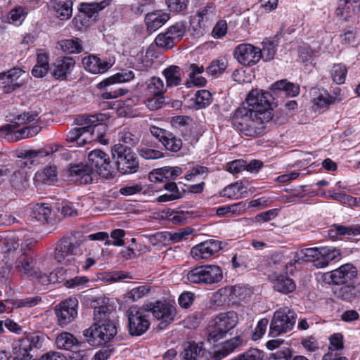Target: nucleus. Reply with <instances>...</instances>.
I'll return each instance as SVG.
<instances>
[{
  "label": "nucleus",
  "instance_id": "obj_51",
  "mask_svg": "<svg viewBox=\"0 0 360 360\" xmlns=\"http://www.w3.org/2000/svg\"><path fill=\"white\" fill-rule=\"evenodd\" d=\"M262 56L265 60H270L274 58L276 53V46L274 42L266 39L262 42Z\"/></svg>",
  "mask_w": 360,
  "mask_h": 360
},
{
  "label": "nucleus",
  "instance_id": "obj_60",
  "mask_svg": "<svg viewBox=\"0 0 360 360\" xmlns=\"http://www.w3.org/2000/svg\"><path fill=\"white\" fill-rule=\"evenodd\" d=\"M164 103L162 96H152L145 101L146 107L151 110H156L162 106Z\"/></svg>",
  "mask_w": 360,
  "mask_h": 360
},
{
  "label": "nucleus",
  "instance_id": "obj_14",
  "mask_svg": "<svg viewBox=\"0 0 360 360\" xmlns=\"http://www.w3.org/2000/svg\"><path fill=\"white\" fill-rule=\"evenodd\" d=\"M77 307L75 298L67 299L57 305L55 311L58 325L65 327L73 321L77 316Z\"/></svg>",
  "mask_w": 360,
  "mask_h": 360
},
{
  "label": "nucleus",
  "instance_id": "obj_4",
  "mask_svg": "<svg viewBox=\"0 0 360 360\" xmlns=\"http://www.w3.org/2000/svg\"><path fill=\"white\" fill-rule=\"evenodd\" d=\"M238 322L236 312L230 311L220 313L212 319L206 328L207 341L215 342L224 338Z\"/></svg>",
  "mask_w": 360,
  "mask_h": 360
},
{
  "label": "nucleus",
  "instance_id": "obj_28",
  "mask_svg": "<svg viewBox=\"0 0 360 360\" xmlns=\"http://www.w3.org/2000/svg\"><path fill=\"white\" fill-rule=\"evenodd\" d=\"M44 338V336L42 335H32L22 340L19 345L20 350L23 351L22 358H27L30 356L28 347L30 349L42 347Z\"/></svg>",
  "mask_w": 360,
  "mask_h": 360
},
{
  "label": "nucleus",
  "instance_id": "obj_20",
  "mask_svg": "<svg viewBox=\"0 0 360 360\" xmlns=\"http://www.w3.org/2000/svg\"><path fill=\"white\" fill-rule=\"evenodd\" d=\"M75 61L72 57H59L53 63L52 75L57 79H66L68 74L74 68Z\"/></svg>",
  "mask_w": 360,
  "mask_h": 360
},
{
  "label": "nucleus",
  "instance_id": "obj_53",
  "mask_svg": "<svg viewBox=\"0 0 360 360\" xmlns=\"http://www.w3.org/2000/svg\"><path fill=\"white\" fill-rule=\"evenodd\" d=\"M119 139H120V141H122L123 143H124L126 144H128L130 146H134L139 141V139L138 136L132 134L129 130H125V129L123 130L122 131L120 132Z\"/></svg>",
  "mask_w": 360,
  "mask_h": 360
},
{
  "label": "nucleus",
  "instance_id": "obj_62",
  "mask_svg": "<svg viewBox=\"0 0 360 360\" xmlns=\"http://www.w3.org/2000/svg\"><path fill=\"white\" fill-rule=\"evenodd\" d=\"M227 32V23L226 20H221L217 22L212 30V36L214 38H221Z\"/></svg>",
  "mask_w": 360,
  "mask_h": 360
},
{
  "label": "nucleus",
  "instance_id": "obj_13",
  "mask_svg": "<svg viewBox=\"0 0 360 360\" xmlns=\"http://www.w3.org/2000/svg\"><path fill=\"white\" fill-rule=\"evenodd\" d=\"M356 275V267L351 264H345L335 270L324 273L322 280L329 285H342L349 283Z\"/></svg>",
  "mask_w": 360,
  "mask_h": 360
},
{
  "label": "nucleus",
  "instance_id": "obj_37",
  "mask_svg": "<svg viewBox=\"0 0 360 360\" xmlns=\"http://www.w3.org/2000/svg\"><path fill=\"white\" fill-rule=\"evenodd\" d=\"M167 87L176 86L181 82V70L179 66L171 65L163 71Z\"/></svg>",
  "mask_w": 360,
  "mask_h": 360
},
{
  "label": "nucleus",
  "instance_id": "obj_36",
  "mask_svg": "<svg viewBox=\"0 0 360 360\" xmlns=\"http://www.w3.org/2000/svg\"><path fill=\"white\" fill-rule=\"evenodd\" d=\"M243 344V340L240 336L234 337L229 340L225 341L221 349L215 354L216 359H219L233 352L237 347Z\"/></svg>",
  "mask_w": 360,
  "mask_h": 360
},
{
  "label": "nucleus",
  "instance_id": "obj_41",
  "mask_svg": "<svg viewBox=\"0 0 360 360\" xmlns=\"http://www.w3.org/2000/svg\"><path fill=\"white\" fill-rule=\"evenodd\" d=\"M203 266H198L188 271L186 276L183 277L185 283L194 284H204V271Z\"/></svg>",
  "mask_w": 360,
  "mask_h": 360
},
{
  "label": "nucleus",
  "instance_id": "obj_57",
  "mask_svg": "<svg viewBox=\"0 0 360 360\" xmlns=\"http://www.w3.org/2000/svg\"><path fill=\"white\" fill-rule=\"evenodd\" d=\"M189 0H166V4L171 11L181 12L187 8Z\"/></svg>",
  "mask_w": 360,
  "mask_h": 360
},
{
  "label": "nucleus",
  "instance_id": "obj_22",
  "mask_svg": "<svg viewBox=\"0 0 360 360\" xmlns=\"http://www.w3.org/2000/svg\"><path fill=\"white\" fill-rule=\"evenodd\" d=\"M356 6H360V0H339L335 16L340 20L349 21L353 16Z\"/></svg>",
  "mask_w": 360,
  "mask_h": 360
},
{
  "label": "nucleus",
  "instance_id": "obj_45",
  "mask_svg": "<svg viewBox=\"0 0 360 360\" xmlns=\"http://www.w3.org/2000/svg\"><path fill=\"white\" fill-rule=\"evenodd\" d=\"M54 11L57 17L61 20H67L72 15V2L58 1L55 4Z\"/></svg>",
  "mask_w": 360,
  "mask_h": 360
},
{
  "label": "nucleus",
  "instance_id": "obj_11",
  "mask_svg": "<svg viewBox=\"0 0 360 360\" xmlns=\"http://www.w3.org/2000/svg\"><path fill=\"white\" fill-rule=\"evenodd\" d=\"M103 115H81L75 118V122L79 125V127H75L70 130L66 136L67 141L73 143L77 141L80 146H84L88 141L87 138L81 139V137L89 132L91 129V124L95 122L103 120Z\"/></svg>",
  "mask_w": 360,
  "mask_h": 360
},
{
  "label": "nucleus",
  "instance_id": "obj_31",
  "mask_svg": "<svg viewBox=\"0 0 360 360\" xmlns=\"http://www.w3.org/2000/svg\"><path fill=\"white\" fill-rule=\"evenodd\" d=\"M134 77L133 71L129 70H122L121 72H118L105 79L101 81L97 84L98 89L105 88L111 84L116 83L129 82Z\"/></svg>",
  "mask_w": 360,
  "mask_h": 360
},
{
  "label": "nucleus",
  "instance_id": "obj_10",
  "mask_svg": "<svg viewBox=\"0 0 360 360\" xmlns=\"http://www.w3.org/2000/svg\"><path fill=\"white\" fill-rule=\"evenodd\" d=\"M146 310L133 306L128 309V329L131 335L139 336L145 333L150 327V321L146 315Z\"/></svg>",
  "mask_w": 360,
  "mask_h": 360
},
{
  "label": "nucleus",
  "instance_id": "obj_64",
  "mask_svg": "<svg viewBox=\"0 0 360 360\" xmlns=\"http://www.w3.org/2000/svg\"><path fill=\"white\" fill-rule=\"evenodd\" d=\"M245 161L243 160H236L226 165V169L230 173L235 174L245 169Z\"/></svg>",
  "mask_w": 360,
  "mask_h": 360
},
{
  "label": "nucleus",
  "instance_id": "obj_12",
  "mask_svg": "<svg viewBox=\"0 0 360 360\" xmlns=\"http://www.w3.org/2000/svg\"><path fill=\"white\" fill-rule=\"evenodd\" d=\"M271 95L259 89H252L245 98L248 108L255 112H271Z\"/></svg>",
  "mask_w": 360,
  "mask_h": 360
},
{
  "label": "nucleus",
  "instance_id": "obj_15",
  "mask_svg": "<svg viewBox=\"0 0 360 360\" xmlns=\"http://www.w3.org/2000/svg\"><path fill=\"white\" fill-rule=\"evenodd\" d=\"M234 57L244 65L251 66L259 62L262 58V51L250 44H241L234 50Z\"/></svg>",
  "mask_w": 360,
  "mask_h": 360
},
{
  "label": "nucleus",
  "instance_id": "obj_25",
  "mask_svg": "<svg viewBox=\"0 0 360 360\" xmlns=\"http://www.w3.org/2000/svg\"><path fill=\"white\" fill-rule=\"evenodd\" d=\"M15 153L17 158L25 160L22 165L27 167L34 165L38 158L45 157L49 154L41 150L32 149H18Z\"/></svg>",
  "mask_w": 360,
  "mask_h": 360
},
{
  "label": "nucleus",
  "instance_id": "obj_32",
  "mask_svg": "<svg viewBox=\"0 0 360 360\" xmlns=\"http://www.w3.org/2000/svg\"><path fill=\"white\" fill-rule=\"evenodd\" d=\"M109 5V1L83 2L79 4V11L89 18L96 16L98 13Z\"/></svg>",
  "mask_w": 360,
  "mask_h": 360
},
{
  "label": "nucleus",
  "instance_id": "obj_1",
  "mask_svg": "<svg viewBox=\"0 0 360 360\" xmlns=\"http://www.w3.org/2000/svg\"><path fill=\"white\" fill-rule=\"evenodd\" d=\"M88 158L89 165L80 164L69 168L68 172L71 180L81 184H91L93 181V170L105 179L115 176L116 169L108 154L101 150H94L89 154Z\"/></svg>",
  "mask_w": 360,
  "mask_h": 360
},
{
  "label": "nucleus",
  "instance_id": "obj_56",
  "mask_svg": "<svg viewBox=\"0 0 360 360\" xmlns=\"http://www.w3.org/2000/svg\"><path fill=\"white\" fill-rule=\"evenodd\" d=\"M25 15L26 13L25 12L24 8L18 7L10 11L8 19L11 20L12 23L15 25H18L25 20Z\"/></svg>",
  "mask_w": 360,
  "mask_h": 360
},
{
  "label": "nucleus",
  "instance_id": "obj_50",
  "mask_svg": "<svg viewBox=\"0 0 360 360\" xmlns=\"http://www.w3.org/2000/svg\"><path fill=\"white\" fill-rule=\"evenodd\" d=\"M155 41L158 46L165 49H171L175 44L174 37H171L167 32L159 34L156 37Z\"/></svg>",
  "mask_w": 360,
  "mask_h": 360
},
{
  "label": "nucleus",
  "instance_id": "obj_52",
  "mask_svg": "<svg viewBox=\"0 0 360 360\" xmlns=\"http://www.w3.org/2000/svg\"><path fill=\"white\" fill-rule=\"evenodd\" d=\"M185 31V24L183 22H177L174 25L171 26L167 32L171 37H174V39L176 41L184 36Z\"/></svg>",
  "mask_w": 360,
  "mask_h": 360
},
{
  "label": "nucleus",
  "instance_id": "obj_55",
  "mask_svg": "<svg viewBox=\"0 0 360 360\" xmlns=\"http://www.w3.org/2000/svg\"><path fill=\"white\" fill-rule=\"evenodd\" d=\"M226 63L224 60H214L207 68L208 74L211 75H217L221 74L226 68Z\"/></svg>",
  "mask_w": 360,
  "mask_h": 360
},
{
  "label": "nucleus",
  "instance_id": "obj_38",
  "mask_svg": "<svg viewBox=\"0 0 360 360\" xmlns=\"http://www.w3.org/2000/svg\"><path fill=\"white\" fill-rule=\"evenodd\" d=\"M57 174L56 166H46L36 174V178L42 183L51 184L57 181Z\"/></svg>",
  "mask_w": 360,
  "mask_h": 360
},
{
  "label": "nucleus",
  "instance_id": "obj_44",
  "mask_svg": "<svg viewBox=\"0 0 360 360\" xmlns=\"http://www.w3.org/2000/svg\"><path fill=\"white\" fill-rule=\"evenodd\" d=\"M194 104L196 109L205 108L212 101L211 93L205 89L200 90L196 92L194 98Z\"/></svg>",
  "mask_w": 360,
  "mask_h": 360
},
{
  "label": "nucleus",
  "instance_id": "obj_42",
  "mask_svg": "<svg viewBox=\"0 0 360 360\" xmlns=\"http://www.w3.org/2000/svg\"><path fill=\"white\" fill-rule=\"evenodd\" d=\"M107 131V125L103 122H95L91 124L90 131L88 132L91 136L89 141L97 140L102 143H106L103 140V136Z\"/></svg>",
  "mask_w": 360,
  "mask_h": 360
},
{
  "label": "nucleus",
  "instance_id": "obj_49",
  "mask_svg": "<svg viewBox=\"0 0 360 360\" xmlns=\"http://www.w3.org/2000/svg\"><path fill=\"white\" fill-rule=\"evenodd\" d=\"M242 189H243L242 183L236 182L225 187L221 191L220 195L229 198H238V193Z\"/></svg>",
  "mask_w": 360,
  "mask_h": 360
},
{
  "label": "nucleus",
  "instance_id": "obj_47",
  "mask_svg": "<svg viewBox=\"0 0 360 360\" xmlns=\"http://www.w3.org/2000/svg\"><path fill=\"white\" fill-rule=\"evenodd\" d=\"M347 68L342 64H335L331 70L330 74L333 80L338 84H343L345 81Z\"/></svg>",
  "mask_w": 360,
  "mask_h": 360
},
{
  "label": "nucleus",
  "instance_id": "obj_16",
  "mask_svg": "<svg viewBox=\"0 0 360 360\" xmlns=\"http://www.w3.org/2000/svg\"><path fill=\"white\" fill-rule=\"evenodd\" d=\"M16 267L32 279H37L42 285L49 284V278L45 274H42L38 268L32 265V259L22 254L16 262Z\"/></svg>",
  "mask_w": 360,
  "mask_h": 360
},
{
  "label": "nucleus",
  "instance_id": "obj_46",
  "mask_svg": "<svg viewBox=\"0 0 360 360\" xmlns=\"http://www.w3.org/2000/svg\"><path fill=\"white\" fill-rule=\"evenodd\" d=\"M60 46L64 52L69 53H80L82 50V41L78 38L63 40Z\"/></svg>",
  "mask_w": 360,
  "mask_h": 360
},
{
  "label": "nucleus",
  "instance_id": "obj_39",
  "mask_svg": "<svg viewBox=\"0 0 360 360\" xmlns=\"http://www.w3.org/2000/svg\"><path fill=\"white\" fill-rule=\"evenodd\" d=\"M147 90L151 96H162L167 91L164 82L158 77H151L147 82Z\"/></svg>",
  "mask_w": 360,
  "mask_h": 360
},
{
  "label": "nucleus",
  "instance_id": "obj_21",
  "mask_svg": "<svg viewBox=\"0 0 360 360\" xmlns=\"http://www.w3.org/2000/svg\"><path fill=\"white\" fill-rule=\"evenodd\" d=\"M82 63L85 69L93 74L104 73L112 65L110 61L103 60L94 55L84 58Z\"/></svg>",
  "mask_w": 360,
  "mask_h": 360
},
{
  "label": "nucleus",
  "instance_id": "obj_30",
  "mask_svg": "<svg viewBox=\"0 0 360 360\" xmlns=\"http://www.w3.org/2000/svg\"><path fill=\"white\" fill-rule=\"evenodd\" d=\"M9 183L15 190L22 191L28 188L29 177L25 172L13 169L9 177Z\"/></svg>",
  "mask_w": 360,
  "mask_h": 360
},
{
  "label": "nucleus",
  "instance_id": "obj_6",
  "mask_svg": "<svg viewBox=\"0 0 360 360\" xmlns=\"http://www.w3.org/2000/svg\"><path fill=\"white\" fill-rule=\"evenodd\" d=\"M114 323H93L83 331V336L91 346L98 347L109 342L117 334Z\"/></svg>",
  "mask_w": 360,
  "mask_h": 360
},
{
  "label": "nucleus",
  "instance_id": "obj_18",
  "mask_svg": "<svg viewBox=\"0 0 360 360\" xmlns=\"http://www.w3.org/2000/svg\"><path fill=\"white\" fill-rule=\"evenodd\" d=\"M221 248V241L208 240L192 248L191 255L196 260L207 259Z\"/></svg>",
  "mask_w": 360,
  "mask_h": 360
},
{
  "label": "nucleus",
  "instance_id": "obj_61",
  "mask_svg": "<svg viewBox=\"0 0 360 360\" xmlns=\"http://www.w3.org/2000/svg\"><path fill=\"white\" fill-rule=\"evenodd\" d=\"M240 360H262V352L258 349H250L245 353L238 356Z\"/></svg>",
  "mask_w": 360,
  "mask_h": 360
},
{
  "label": "nucleus",
  "instance_id": "obj_54",
  "mask_svg": "<svg viewBox=\"0 0 360 360\" xmlns=\"http://www.w3.org/2000/svg\"><path fill=\"white\" fill-rule=\"evenodd\" d=\"M41 301V298L39 296L27 297L25 299L16 300L14 303V305L16 308H32L37 305Z\"/></svg>",
  "mask_w": 360,
  "mask_h": 360
},
{
  "label": "nucleus",
  "instance_id": "obj_3",
  "mask_svg": "<svg viewBox=\"0 0 360 360\" xmlns=\"http://www.w3.org/2000/svg\"><path fill=\"white\" fill-rule=\"evenodd\" d=\"M37 115V113L32 112H26L19 115L15 118V122L0 127V136L10 142H16L36 136L41 131V127L27 124L35 121Z\"/></svg>",
  "mask_w": 360,
  "mask_h": 360
},
{
  "label": "nucleus",
  "instance_id": "obj_27",
  "mask_svg": "<svg viewBox=\"0 0 360 360\" xmlns=\"http://www.w3.org/2000/svg\"><path fill=\"white\" fill-rule=\"evenodd\" d=\"M272 283L274 289L283 294L292 292L296 287L293 280L286 275L273 276Z\"/></svg>",
  "mask_w": 360,
  "mask_h": 360
},
{
  "label": "nucleus",
  "instance_id": "obj_58",
  "mask_svg": "<svg viewBox=\"0 0 360 360\" xmlns=\"http://www.w3.org/2000/svg\"><path fill=\"white\" fill-rule=\"evenodd\" d=\"M149 289L145 285H141L131 289L127 292V296L131 301L135 302L148 292Z\"/></svg>",
  "mask_w": 360,
  "mask_h": 360
},
{
  "label": "nucleus",
  "instance_id": "obj_23",
  "mask_svg": "<svg viewBox=\"0 0 360 360\" xmlns=\"http://www.w3.org/2000/svg\"><path fill=\"white\" fill-rule=\"evenodd\" d=\"M169 19V14L160 10L147 13L145 17V22L148 31L150 32L156 31L165 25Z\"/></svg>",
  "mask_w": 360,
  "mask_h": 360
},
{
  "label": "nucleus",
  "instance_id": "obj_2",
  "mask_svg": "<svg viewBox=\"0 0 360 360\" xmlns=\"http://www.w3.org/2000/svg\"><path fill=\"white\" fill-rule=\"evenodd\" d=\"M271 119V112H255L243 104L236 110L232 124L244 135L255 136L264 131V122Z\"/></svg>",
  "mask_w": 360,
  "mask_h": 360
},
{
  "label": "nucleus",
  "instance_id": "obj_26",
  "mask_svg": "<svg viewBox=\"0 0 360 360\" xmlns=\"http://www.w3.org/2000/svg\"><path fill=\"white\" fill-rule=\"evenodd\" d=\"M340 251L331 247H323L319 248V259L316 260V268H323L329 264L330 261L339 259L340 257Z\"/></svg>",
  "mask_w": 360,
  "mask_h": 360
},
{
  "label": "nucleus",
  "instance_id": "obj_59",
  "mask_svg": "<svg viewBox=\"0 0 360 360\" xmlns=\"http://www.w3.org/2000/svg\"><path fill=\"white\" fill-rule=\"evenodd\" d=\"M140 155L146 160L158 159L163 157V153L155 149L143 148L139 150Z\"/></svg>",
  "mask_w": 360,
  "mask_h": 360
},
{
  "label": "nucleus",
  "instance_id": "obj_8",
  "mask_svg": "<svg viewBox=\"0 0 360 360\" xmlns=\"http://www.w3.org/2000/svg\"><path fill=\"white\" fill-rule=\"evenodd\" d=\"M295 313L288 307L276 310L271 321L270 335L276 337L281 333L291 330L295 323Z\"/></svg>",
  "mask_w": 360,
  "mask_h": 360
},
{
  "label": "nucleus",
  "instance_id": "obj_40",
  "mask_svg": "<svg viewBox=\"0 0 360 360\" xmlns=\"http://www.w3.org/2000/svg\"><path fill=\"white\" fill-rule=\"evenodd\" d=\"M94 323H112L110 321V314L111 311L109 307L106 305H101L98 307L94 306Z\"/></svg>",
  "mask_w": 360,
  "mask_h": 360
},
{
  "label": "nucleus",
  "instance_id": "obj_17",
  "mask_svg": "<svg viewBox=\"0 0 360 360\" xmlns=\"http://www.w3.org/2000/svg\"><path fill=\"white\" fill-rule=\"evenodd\" d=\"M150 133L169 151L178 152L182 147V141L172 133L155 126L150 128Z\"/></svg>",
  "mask_w": 360,
  "mask_h": 360
},
{
  "label": "nucleus",
  "instance_id": "obj_24",
  "mask_svg": "<svg viewBox=\"0 0 360 360\" xmlns=\"http://www.w3.org/2000/svg\"><path fill=\"white\" fill-rule=\"evenodd\" d=\"M55 344L58 349L72 351L75 347H82L84 343L79 341L73 334L63 332L56 336Z\"/></svg>",
  "mask_w": 360,
  "mask_h": 360
},
{
  "label": "nucleus",
  "instance_id": "obj_35",
  "mask_svg": "<svg viewBox=\"0 0 360 360\" xmlns=\"http://www.w3.org/2000/svg\"><path fill=\"white\" fill-rule=\"evenodd\" d=\"M319 259V248H305L295 253V262H313L316 266V260Z\"/></svg>",
  "mask_w": 360,
  "mask_h": 360
},
{
  "label": "nucleus",
  "instance_id": "obj_29",
  "mask_svg": "<svg viewBox=\"0 0 360 360\" xmlns=\"http://www.w3.org/2000/svg\"><path fill=\"white\" fill-rule=\"evenodd\" d=\"M202 354V345L193 342H186L183 345V351L180 356L181 360H199Z\"/></svg>",
  "mask_w": 360,
  "mask_h": 360
},
{
  "label": "nucleus",
  "instance_id": "obj_5",
  "mask_svg": "<svg viewBox=\"0 0 360 360\" xmlns=\"http://www.w3.org/2000/svg\"><path fill=\"white\" fill-rule=\"evenodd\" d=\"M112 156L115 160L117 170L121 174H131L138 171L139 161L130 147L122 144H116L112 148Z\"/></svg>",
  "mask_w": 360,
  "mask_h": 360
},
{
  "label": "nucleus",
  "instance_id": "obj_63",
  "mask_svg": "<svg viewBox=\"0 0 360 360\" xmlns=\"http://www.w3.org/2000/svg\"><path fill=\"white\" fill-rule=\"evenodd\" d=\"M66 272L67 270L64 268H57L51 272L49 276H48V278H49V283L51 281L53 283H60L67 280L65 276Z\"/></svg>",
  "mask_w": 360,
  "mask_h": 360
},
{
  "label": "nucleus",
  "instance_id": "obj_34",
  "mask_svg": "<svg viewBox=\"0 0 360 360\" xmlns=\"http://www.w3.org/2000/svg\"><path fill=\"white\" fill-rule=\"evenodd\" d=\"M204 284H213L222 279L221 268L217 265H204Z\"/></svg>",
  "mask_w": 360,
  "mask_h": 360
},
{
  "label": "nucleus",
  "instance_id": "obj_33",
  "mask_svg": "<svg viewBox=\"0 0 360 360\" xmlns=\"http://www.w3.org/2000/svg\"><path fill=\"white\" fill-rule=\"evenodd\" d=\"M271 90L273 91H283L287 96L294 97L299 94L300 86L288 82L286 79H281L271 85Z\"/></svg>",
  "mask_w": 360,
  "mask_h": 360
},
{
  "label": "nucleus",
  "instance_id": "obj_9",
  "mask_svg": "<svg viewBox=\"0 0 360 360\" xmlns=\"http://www.w3.org/2000/svg\"><path fill=\"white\" fill-rule=\"evenodd\" d=\"M143 309L151 312L153 316L160 321L159 328L163 329L174 321L176 311V308L171 303L166 301H158L143 304Z\"/></svg>",
  "mask_w": 360,
  "mask_h": 360
},
{
  "label": "nucleus",
  "instance_id": "obj_48",
  "mask_svg": "<svg viewBox=\"0 0 360 360\" xmlns=\"http://www.w3.org/2000/svg\"><path fill=\"white\" fill-rule=\"evenodd\" d=\"M33 215L39 221H47L51 209L46 204H37L33 208Z\"/></svg>",
  "mask_w": 360,
  "mask_h": 360
},
{
  "label": "nucleus",
  "instance_id": "obj_43",
  "mask_svg": "<svg viewBox=\"0 0 360 360\" xmlns=\"http://www.w3.org/2000/svg\"><path fill=\"white\" fill-rule=\"evenodd\" d=\"M214 15V8L213 4H210L207 6L202 8L198 13L197 17H193L191 22L193 23L195 21L199 25L200 28L202 26L205 27V22L208 21Z\"/></svg>",
  "mask_w": 360,
  "mask_h": 360
},
{
  "label": "nucleus",
  "instance_id": "obj_19",
  "mask_svg": "<svg viewBox=\"0 0 360 360\" xmlns=\"http://www.w3.org/2000/svg\"><path fill=\"white\" fill-rule=\"evenodd\" d=\"M22 73V70L19 68H12L7 72L0 73V86L3 88L4 93H11L22 84V80L20 79Z\"/></svg>",
  "mask_w": 360,
  "mask_h": 360
},
{
  "label": "nucleus",
  "instance_id": "obj_7",
  "mask_svg": "<svg viewBox=\"0 0 360 360\" xmlns=\"http://www.w3.org/2000/svg\"><path fill=\"white\" fill-rule=\"evenodd\" d=\"M81 240H75L71 237H64L56 244L54 250V258L59 263L76 265V259L73 257L79 251Z\"/></svg>",
  "mask_w": 360,
  "mask_h": 360
}]
</instances>
